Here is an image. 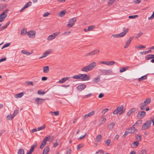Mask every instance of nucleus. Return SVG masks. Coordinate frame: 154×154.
<instances>
[{"label": "nucleus", "mask_w": 154, "mask_h": 154, "mask_svg": "<svg viewBox=\"0 0 154 154\" xmlns=\"http://www.w3.org/2000/svg\"><path fill=\"white\" fill-rule=\"evenodd\" d=\"M72 77L73 79H80L82 81H87L89 80L90 79V76L85 74H79L77 75H75Z\"/></svg>", "instance_id": "f257e3e1"}, {"label": "nucleus", "mask_w": 154, "mask_h": 154, "mask_svg": "<svg viewBox=\"0 0 154 154\" xmlns=\"http://www.w3.org/2000/svg\"><path fill=\"white\" fill-rule=\"evenodd\" d=\"M96 66V63L94 62L91 63L89 65L83 67L81 69V71L85 72H88L94 68Z\"/></svg>", "instance_id": "f03ea898"}, {"label": "nucleus", "mask_w": 154, "mask_h": 154, "mask_svg": "<svg viewBox=\"0 0 154 154\" xmlns=\"http://www.w3.org/2000/svg\"><path fill=\"white\" fill-rule=\"evenodd\" d=\"M9 10L7 9L3 12L2 14L0 15V22L3 21L7 16V13H8Z\"/></svg>", "instance_id": "7ed1b4c3"}, {"label": "nucleus", "mask_w": 154, "mask_h": 154, "mask_svg": "<svg viewBox=\"0 0 154 154\" xmlns=\"http://www.w3.org/2000/svg\"><path fill=\"white\" fill-rule=\"evenodd\" d=\"M151 125V121H147L146 122L143 124L142 127L141 129L142 130H146L149 128Z\"/></svg>", "instance_id": "20e7f679"}, {"label": "nucleus", "mask_w": 154, "mask_h": 154, "mask_svg": "<svg viewBox=\"0 0 154 154\" xmlns=\"http://www.w3.org/2000/svg\"><path fill=\"white\" fill-rule=\"evenodd\" d=\"M60 33H61L60 32L54 33L49 36L47 38V40L48 41H51L54 39L56 36L59 35Z\"/></svg>", "instance_id": "39448f33"}, {"label": "nucleus", "mask_w": 154, "mask_h": 154, "mask_svg": "<svg viewBox=\"0 0 154 154\" xmlns=\"http://www.w3.org/2000/svg\"><path fill=\"white\" fill-rule=\"evenodd\" d=\"M139 125L138 122H136L131 127L128 129L129 133H133L135 131H137V129H136V127Z\"/></svg>", "instance_id": "423d86ee"}, {"label": "nucleus", "mask_w": 154, "mask_h": 154, "mask_svg": "<svg viewBox=\"0 0 154 154\" xmlns=\"http://www.w3.org/2000/svg\"><path fill=\"white\" fill-rule=\"evenodd\" d=\"M76 21V18L74 17L69 19L68 22V24H67V26L69 28H70L72 27L74 24V23Z\"/></svg>", "instance_id": "0eeeda50"}, {"label": "nucleus", "mask_w": 154, "mask_h": 154, "mask_svg": "<svg viewBox=\"0 0 154 154\" xmlns=\"http://www.w3.org/2000/svg\"><path fill=\"white\" fill-rule=\"evenodd\" d=\"M146 115V112H145L143 111L141 112H138L137 115V117L139 119H141Z\"/></svg>", "instance_id": "6e6552de"}, {"label": "nucleus", "mask_w": 154, "mask_h": 154, "mask_svg": "<svg viewBox=\"0 0 154 154\" xmlns=\"http://www.w3.org/2000/svg\"><path fill=\"white\" fill-rule=\"evenodd\" d=\"M100 63L101 64H103L106 65L107 66H111L113 65L116 63V62L114 61H101Z\"/></svg>", "instance_id": "1a4fd4ad"}, {"label": "nucleus", "mask_w": 154, "mask_h": 154, "mask_svg": "<svg viewBox=\"0 0 154 154\" xmlns=\"http://www.w3.org/2000/svg\"><path fill=\"white\" fill-rule=\"evenodd\" d=\"M133 37H130L129 39L126 41L125 45L124 47L125 48H126L128 47L133 40Z\"/></svg>", "instance_id": "9d476101"}, {"label": "nucleus", "mask_w": 154, "mask_h": 154, "mask_svg": "<svg viewBox=\"0 0 154 154\" xmlns=\"http://www.w3.org/2000/svg\"><path fill=\"white\" fill-rule=\"evenodd\" d=\"M119 112V114L120 115L123 113L125 110V109L124 108V106L123 105H121L118 106L117 108Z\"/></svg>", "instance_id": "9b49d317"}, {"label": "nucleus", "mask_w": 154, "mask_h": 154, "mask_svg": "<svg viewBox=\"0 0 154 154\" xmlns=\"http://www.w3.org/2000/svg\"><path fill=\"white\" fill-rule=\"evenodd\" d=\"M86 86V85L85 84H82L77 86V89L79 91H81L85 89Z\"/></svg>", "instance_id": "f8f14e48"}, {"label": "nucleus", "mask_w": 154, "mask_h": 154, "mask_svg": "<svg viewBox=\"0 0 154 154\" xmlns=\"http://www.w3.org/2000/svg\"><path fill=\"white\" fill-rule=\"evenodd\" d=\"M48 139V137H45L43 141L40 146V148L41 149H42L45 146L46 144Z\"/></svg>", "instance_id": "ddd939ff"}, {"label": "nucleus", "mask_w": 154, "mask_h": 154, "mask_svg": "<svg viewBox=\"0 0 154 154\" xmlns=\"http://www.w3.org/2000/svg\"><path fill=\"white\" fill-rule=\"evenodd\" d=\"M27 35L30 38H33L35 37V32L34 31H32L27 32Z\"/></svg>", "instance_id": "4468645a"}, {"label": "nucleus", "mask_w": 154, "mask_h": 154, "mask_svg": "<svg viewBox=\"0 0 154 154\" xmlns=\"http://www.w3.org/2000/svg\"><path fill=\"white\" fill-rule=\"evenodd\" d=\"M45 99H41L38 98H37L35 99V101L38 104H41L43 103L44 101H45Z\"/></svg>", "instance_id": "2eb2a0df"}, {"label": "nucleus", "mask_w": 154, "mask_h": 154, "mask_svg": "<svg viewBox=\"0 0 154 154\" xmlns=\"http://www.w3.org/2000/svg\"><path fill=\"white\" fill-rule=\"evenodd\" d=\"M102 73L104 75H109V74L112 72V70L111 69L108 70H103L102 71Z\"/></svg>", "instance_id": "dca6fc26"}, {"label": "nucleus", "mask_w": 154, "mask_h": 154, "mask_svg": "<svg viewBox=\"0 0 154 154\" xmlns=\"http://www.w3.org/2000/svg\"><path fill=\"white\" fill-rule=\"evenodd\" d=\"M135 109L132 108L130 109L127 113V116L129 117L132 113L134 112L135 111Z\"/></svg>", "instance_id": "f3484780"}, {"label": "nucleus", "mask_w": 154, "mask_h": 154, "mask_svg": "<svg viewBox=\"0 0 154 154\" xmlns=\"http://www.w3.org/2000/svg\"><path fill=\"white\" fill-rule=\"evenodd\" d=\"M51 52V51L50 50H48L46 51L43 54V55L39 57V59H42L43 58H44L46 57L47 56H48L49 54Z\"/></svg>", "instance_id": "a211bd4d"}, {"label": "nucleus", "mask_w": 154, "mask_h": 154, "mask_svg": "<svg viewBox=\"0 0 154 154\" xmlns=\"http://www.w3.org/2000/svg\"><path fill=\"white\" fill-rule=\"evenodd\" d=\"M128 29H125L122 32L119 34V36L120 37H123L125 34L128 32Z\"/></svg>", "instance_id": "6ab92c4d"}, {"label": "nucleus", "mask_w": 154, "mask_h": 154, "mask_svg": "<svg viewBox=\"0 0 154 154\" xmlns=\"http://www.w3.org/2000/svg\"><path fill=\"white\" fill-rule=\"evenodd\" d=\"M100 52V51L99 49H96L95 50L92 51L90 52L91 54V56H94L96 54H98Z\"/></svg>", "instance_id": "aec40b11"}, {"label": "nucleus", "mask_w": 154, "mask_h": 154, "mask_svg": "<svg viewBox=\"0 0 154 154\" xmlns=\"http://www.w3.org/2000/svg\"><path fill=\"white\" fill-rule=\"evenodd\" d=\"M69 79V77H66L65 78H63L61 80H59V81L57 82L60 83H63L65 82H66L67 80H68Z\"/></svg>", "instance_id": "412c9836"}, {"label": "nucleus", "mask_w": 154, "mask_h": 154, "mask_svg": "<svg viewBox=\"0 0 154 154\" xmlns=\"http://www.w3.org/2000/svg\"><path fill=\"white\" fill-rule=\"evenodd\" d=\"M139 144V142L138 141H135L131 143V146L133 148L137 147Z\"/></svg>", "instance_id": "4be33fe9"}, {"label": "nucleus", "mask_w": 154, "mask_h": 154, "mask_svg": "<svg viewBox=\"0 0 154 154\" xmlns=\"http://www.w3.org/2000/svg\"><path fill=\"white\" fill-rule=\"evenodd\" d=\"M50 150L48 146H46L44 149L43 154H47Z\"/></svg>", "instance_id": "5701e85b"}, {"label": "nucleus", "mask_w": 154, "mask_h": 154, "mask_svg": "<svg viewBox=\"0 0 154 154\" xmlns=\"http://www.w3.org/2000/svg\"><path fill=\"white\" fill-rule=\"evenodd\" d=\"M154 58V55L153 54H148L147 55L145 59L147 60H149L151 59H153Z\"/></svg>", "instance_id": "b1692460"}, {"label": "nucleus", "mask_w": 154, "mask_h": 154, "mask_svg": "<svg viewBox=\"0 0 154 154\" xmlns=\"http://www.w3.org/2000/svg\"><path fill=\"white\" fill-rule=\"evenodd\" d=\"M49 67L48 66H45L43 67V71L44 73H48L49 72Z\"/></svg>", "instance_id": "393cba45"}, {"label": "nucleus", "mask_w": 154, "mask_h": 154, "mask_svg": "<svg viewBox=\"0 0 154 154\" xmlns=\"http://www.w3.org/2000/svg\"><path fill=\"white\" fill-rule=\"evenodd\" d=\"M102 138L101 135L100 134H99L97 136L96 138V140L97 142H98L100 141Z\"/></svg>", "instance_id": "a878e982"}, {"label": "nucleus", "mask_w": 154, "mask_h": 154, "mask_svg": "<svg viewBox=\"0 0 154 154\" xmlns=\"http://www.w3.org/2000/svg\"><path fill=\"white\" fill-rule=\"evenodd\" d=\"M66 11L65 10L63 11L60 12L58 14V16L60 17H63L64 16Z\"/></svg>", "instance_id": "bb28decb"}, {"label": "nucleus", "mask_w": 154, "mask_h": 154, "mask_svg": "<svg viewBox=\"0 0 154 154\" xmlns=\"http://www.w3.org/2000/svg\"><path fill=\"white\" fill-rule=\"evenodd\" d=\"M21 52L23 54L27 55H29L32 54V53L29 52L25 50H22Z\"/></svg>", "instance_id": "cd10ccee"}, {"label": "nucleus", "mask_w": 154, "mask_h": 154, "mask_svg": "<svg viewBox=\"0 0 154 154\" xmlns=\"http://www.w3.org/2000/svg\"><path fill=\"white\" fill-rule=\"evenodd\" d=\"M24 94L23 93L21 92L18 94H16L15 95V97L16 98H20L22 97Z\"/></svg>", "instance_id": "c85d7f7f"}, {"label": "nucleus", "mask_w": 154, "mask_h": 154, "mask_svg": "<svg viewBox=\"0 0 154 154\" xmlns=\"http://www.w3.org/2000/svg\"><path fill=\"white\" fill-rule=\"evenodd\" d=\"M150 102L151 99L150 98H147L146 100L144 101L143 103L147 105L150 103Z\"/></svg>", "instance_id": "c756f323"}, {"label": "nucleus", "mask_w": 154, "mask_h": 154, "mask_svg": "<svg viewBox=\"0 0 154 154\" xmlns=\"http://www.w3.org/2000/svg\"><path fill=\"white\" fill-rule=\"evenodd\" d=\"M147 76H146V75H144L143 76H142L140 78H139L138 79V80L139 82H141L143 80L146 79H147Z\"/></svg>", "instance_id": "7c9ffc66"}, {"label": "nucleus", "mask_w": 154, "mask_h": 154, "mask_svg": "<svg viewBox=\"0 0 154 154\" xmlns=\"http://www.w3.org/2000/svg\"><path fill=\"white\" fill-rule=\"evenodd\" d=\"M140 109L141 110H144L145 108V106H147L146 105L142 103L140 104Z\"/></svg>", "instance_id": "2f4dec72"}, {"label": "nucleus", "mask_w": 154, "mask_h": 154, "mask_svg": "<svg viewBox=\"0 0 154 154\" xmlns=\"http://www.w3.org/2000/svg\"><path fill=\"white\" fill-rule=\"evenodd\" d=\"M100 77L99 76H97V77L94 78L93 79L94 82H97L100 81Z\"/></svg>", "instance_id": "473e14b6"}, {"label": "nucleus", "mask_w": 154, "mask_h": 154, "mask_svg": "<svg viewBox=\"0 0 154 154\" xmlns=\"http://www.w3.org/2000/svg\"><path fill=\"white\" fill-rule=\"evenodd\" d=\"M128 67H123L122 68L120 69L119 72L120 73L123 72L124 71H126L128 69Z\"/></svg>", "instance_id": "72a5a7b5"}, {"label": "nucleus", "mask_w": 154, "mask_h": 154, "mask_svg": "<svg viewBox=\"0 0 154 154\" xmlns=\"http://www.w3.org/2000/svg\"><path fill=\"white\" fill-rule=\"evenodd\" d=\"M115 125V124L112 122L108 125V128L109 129H112Z\"/></svg>", "instance_id": "f704fd0d"}, {"label": "nucleus", "mask_w": 154, "mask_h": 154, "mask_svg": "<svg viewBox=\"0 0 154 154\" xmlns=\"http://www.w3.org/2000/svg\"><path fill=\"white\" fill-rule=\"evenodd\" d=\"M18 154H24V150L23 149H19Z\"/></svg>", "instance_id": "c9c22d12"}, {"label": "nucleus", "mask_w": 154, "mask_h": 154, "mask_svg": "<svg viewBox=\"0 0 154 154\" xmlns=\"http://www.w3.org/2000/svg\"><path fill=\"white\" fill-rule=\"evenodd\" d=\"M115 0H109L108 2V4L109 6L112 5L115 2Z\"/></svg>", "instance_id": "e433bc0d"}, {"label": "nucleus", "mask_w": 154, "mask_h": 154, "mask_svg": "<svg viewBox=\"0 0 154 154\" xmlns=\"http://www.w3.org/2000/svg\"><path fill=\"white\" fill-rule=\"evenodd\" d=\"M32 5V2H29L27 3L24 6V8H28V7L30 6H31Z\"/></svg>", "instance_id": "4c0bfd02"}, {"label": "nucleus", "mask_w": 154, "mask_h": 154, "mask_svg": "<svg viewBox=\"0 0 154 154\" xmlns=\"http://www.w3.org/2000/svg\"><path fill=\"white\" fill-rule=\"evenodd\" d=\"M37 93L38 95H43L45 94V92L44 91H42V90H40L38 91Z\"/></svg>", "instance_id": "58836bf2"}, {"label": "nucleus", "mask_w": 154, "mask_h": 154, "mask_svg": "<svg viewBox=\"0 0 154 154\" xmlns=\"http://www.w3.org/2000/svg\"><path fill=\"white\" fill-rule=\"evenodd\" d=\"M49 113L52 114H54V115L55 116H57L59 115V112L58 111H56L55 112L51 111L49 112Z\"/></svg>", "instance_id": "ea45409f"}, {"label": "nucleus", "mask_w": 154, "mask_h": 154, "mask_svg": "<svg viewBox=\"0 0 154 154\" xmlns=\"http://www.w3.org/2000/svg\"><path fill=\"white\" fill-rule=\"evenodd\" d=\"M45 128V125H44L43 126L38 128H37V131H39L40 130L44 129Z\"/></svg>", "instance_id": "a19ab883"}, {"label": "nucleus", "mask_w": 154, "mask_h": 154, "mask_svg": "<svg viewBox=\"0 0 154 154\" xmlns=\"http://www.w3.org/2000/svg\"><path fill=\"white\" fill-rule=\"evenodd\" d=\"M135 138L137 140V141L139 142L141 140V137L139 135H136L135 136Z\"/></svg>", "instance_id": "79ce46f5"}, {"label": "nucleus", "mask_w": 154, "mask_h": 154, "mask_svg": "<svg viewBox=\"0 0 154 154\" xmlns=\"http://www.w3.org/2000/svg\"><path fill=\"white\" fill-rule=\"evenodd\" d=\"M111 140L110 139H109L105 141V143L108 146H109V144L111 143Z\"/></svg>", "instance_id": "37998d69"}, {"label": "nucleus", "mask_w": 154, "mask_h": 154, "mask_svg": "<svg viewBox=\"0 0 154 154\" xmlns=\"http://www.w3.org/2000/svg\"><path fill=\"white\" fill-rule=\"evenodd\" d=\"M26 33V30L25 29H22L21 32V35H24Z\"/></svg>", "instance_id": "c03bdc74"}, {"label": "nucleus", "mask_w": 154, "mask_h": 154, "mask_svg": "<svg viewBox=\"0 0 154 154\" xmlns=\"http://www.w3.org/2000/svg\"><path fill=\"white\" fill-rule=\"evenodd\" d=\"M95 28V26H89L88 27V29L89 31H91L93 29Z\"/></svg>", "instance_id": "a18cd8bd"}, {"label": "nucleus", "mask_w": 154, "mask_h": 154, "mask_svg": "<svg viewBox=\"0 0 154 154\" xmlns=\"http://www.w3.org/2000/svg\"><path fill=\"white\" fill-rule=\"evenodd\" d=\"M95 113V112L94 111H92L90 112H89L87 114L88 116H91L93 115Z\"/></svg>", "instance_id": "49530a36"}, {"label": "nucleus", "mask_w": 154, "mask_h": 154, "mask_svg": "<svg viewBox=\"0 0 154 154\" xmlns=\"http://www.w3.org/2000/svg\"><path fill=\"white\" fill-rule=\"evenodd\" d=\"M36 145L37 144H34V145H32L31 147L30 150L32 151L33 152L36 146Z\"/></svg>", "instance_id": "de8ad7c7"}, {"label": "nucleus", "mask_w": 154, "mask_h": 154, "mask_svg": "<svg viewBox=\"0 0 154 154\" xmlns=\"http://www.w3.org/2000/svg\"><path fill=\"white\" fill-rule=\"evenodd\" d=\"M14 117V116L13 115H8L7 116V118L8 120H11Z\"/></svg>", "instance_id": "09e8293b"}, {"label": "nucleus", "mask_w": 154, "mask_h": 154, "mask_svg": "<svg viewBox=\"0 0 154 154\" xmlns=\"http://www.w3.org/2000/svg\"><path fill=\"white\" fill-rule=\"evenodd\" d=\"M96 154H104V152L102 150H100L96 152Z\"/></svg>", "instance_id": "8fccbe9b"}, {"label": "nucleus", "mask_w": 154, "mask_h": 154, "mask_svg": "<svg viewBox=\"0 0 154 154\" xmlns=\"http://www.w3.org/2000/svg\"><path fill=\"white\" fill-rule=\"evenodd\" d=\"M26 82L27 83L28 85H31L32 86L34 85L33 83V82L32 81H28Z\"/></svg>", "instance_id": "3c124183"}, {"label": "nucleus", "mask_w": 154, "mask_h": 154, "mask_svg": "<svg viewBox=\"0 0 154 154\" xmlns=\"http://www.w3.org/2000/svg\"><path fill=\"white\" fill-rule=\"evenodd\" d=\"M10 45V43H8L7 44H5L2 47V49H4L6 47H7L8 46H9Z\"/></svg>", "instance_id": "603ef678"}, {"label": "nucleus", "mask_w": 154, "mask_h": 154, "mask_svg": "<svg viewBox=\"0 0 154 154\" xmlns=\"http://www.w3.org/2000/svg\"><path fill=\"white\" fill-rule=\"evenodd\" d=\"M138 17V16L137 15L130 16H129L128 18L131 19H134Z\"/></svg>", "instance_id": "864d4df0"}, {"label": "nucleus", "mask_w": 154, "mask_h": 154, "mask_svg": "<svg viewBox=\"0 0 154 154\" xmlns=\"http://www.w3.org/2000/svg\"><path fill=\"white\" fill-rule=\"evenodd\" d=\"M146 151L145 149H142L141 150L139 154H146Z\"/></svg>", "instance_id": "5fc2aeb1"}, {"label": "nucleus", "mask_w": 154, "mask_h": 154, "mask_svg": "<svg viewBox=\"0 0 154 154\" xmlns=\"http://www.w3.org/2000/svg\"><path fill=\"white\" fill-rule=\"evenodd\" d=\"M59 144V141L58 140H57L56 142L54 143V144L53 146L54 147H55L57 146Z\"/></svg>", "instance_id": "6e6d98bb"}, {"label": "nucleus", "mask_w": 154, "mask_h": 154, "mask_svg": "<svg viewBox=\"0 0 154 154\" xmlns=\"http://www.w3.org/2000/svg\"><path fill=\"white\" fill-rule=\"evenodd\" d=\"M86 133L83 136H81L79 137L78 138V140H80L82 139H83L84 138L85 136L86 135Z\"/></svg>", "instance_id": "4d7b16f0"}, {"label": "nucleus", "mask_w": 154, "mask_h": 154, "mask_svg": "<svg viewBox=\"0 0 154 154\" xmlns=\"http://www.w3.org/2000/svg\"><path fill=\"white\" fill-rule=\"evenodd\" d=\"M154 18V11L153 12L151 16L148 18V19L149 20H150Z\"/></svg>", "instance_id": "13d9d810"}, {"label": "nucleus", "mask_w": 154, "mask_h": 154, "mask_svg": "<svg viewBox=\"0 0 154 154\" xmlns=\"http://www.w3.org/2000/svg\"><path fill=\"white\" fill-rule=\"evenodd\" d=\"M50 14L48 12H47L45 13L43 15L44 17H47Z\"/></svg>", "instance_id": "bf43d9fd"}, {"label": "nucleus", "mask_w": 154, "mask_h": 154, "mask_svg": "<svg viewBox=\"0 0 154 154\" xmlns=\"http://www.w3.org/2000/svg\"><path fill=\"white\" fill-rule=\"evenodd\" d=\"M70 33V31L65 32L63 33L62 34V35H69Z\"/></svg>", "instance_id": "052dcab7"}, {"label": "nucleus", "mask_w": 154, "mask_h": 154, "mask_svg": "<svg viewBox=\"0 0 154 154\" xmlns=\"http://www.w3.org/2000/svg\"><path fill=\"white\" fill-rule=\"evenodd\" d=\"M18 110H15L14 112V113L13 114V116H14V117L16 116L18 113Z\"/></svg>", "instance_id": "680f3d73"}, {"label": "nucleus", "mask_w": 154, "mask_h": 154, "mask_svg": "<svg viewBox=\"0 0 154 154\" xmlns=\"http://www.w3.org/2000/svg\"><path fill=\"white\" fill-rule=\"evenodd\" d=\"M143 34V33L142 32L139 33L135 37L137 38H138L140 36H141Z\"/></svg>", "instance_id": "e2e57ef3"}, {"label": "nucleus", "mask_w": 154, "mask_h": 154, "mask_svg": "<svg viewBox=\"0 0 154 154\" xmlns=\"http://www.w3.org/2000/svg\"><path fill=\"white\" fill-rule=\"evenodd\" d=\"M119 112L118 109L117 108H116L113 112V113L114 114H117Z\"/></svg>", "instance_id": "0e129e2a"}, {"label": "nucleus", "mask_w": 154, "mask_h": 154, "mask_svg": "<svg viewBox=\"0 0 154 154\" xmlns=\"http://www.w3.org/2000/svg\"><path fill=\"white\" fill-rule=\"evenodd\" d=\"M108 110H109V109L107 108L104 109L102 111V113H103V114H104L106 112H108Z\"/></svg>", "instance_id": "69168bd1"}, {"label": "nucleus", "mask_w": 154, "mask_h": 154, "mask_svg": "<svg viewBox=\"0 0 154 154\" xmlns=\"http://www.w3.org/2000/svg\"><path fill=\"white\" fill-rule=\"evenodd\" d=\"M82 144H80L77 147V150L79 149H80L82 148Z\"/></svg>", "instance_id": "338daca9"}, {"label": "nucleus", "mask_w": 154, "mask_h": 154, "mask_svg": "<svg viewBox=\"0 0 154 154\" xmlns=\"http://www.w3.org/2000/svg\"><path fill=\"white\" fill-rule=\"evenodd\" d=\"M112 36L115 38H120L119 34H113L112 35Z\"/></svg>", "instance_id": "774afa93"}]
</instances>
